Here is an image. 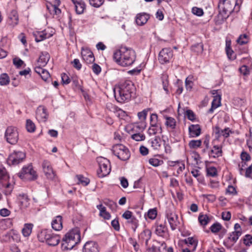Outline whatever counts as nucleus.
Instances as JSON below:
<instances>
[{
	"instance_id": "f704fd0d",
	"label": "nucleus",
	"mask_w": 252,
	"mask_h": 252,
	"mask_svg": "<svg viewBox=\"0 0 252 252\" xmlns=\"http://www.w3.org/2000/svg\"><path fill=\"white\" fill-rule=\"evenodd\" d=\"M210 220V219L207 215H199L198 217V221L202 225H207Z\"/></svg>"
},
{
	"instance_id": "9b49d317",
	"label": "nucleus",
	"mask_w": 252,
	"mask_h": 252,
	"mask_svg": "<svg viewBox=\"0 0 252 252\" xmlns=\"http://www.w3.org/2000/svg\"><path fill=\"white\" fill-rule=\"evenodd\" d=\"M111 171L110 165L108 160L103 159L99 163V169L97 174L99 178H103L108 175Z\"/></svg>"
},
{
	"instance_id": "a18cd8bd",
	"label": "nucleus",
	"mask_w": 252,
	"mask_h": 252,
	"mask_svg": "<svg viewBox=\"0 0 252 252\" xmlns=\"http://www.w3.org/2000/svg\"><path fill=\"white\" fill-rule=\"evenodd\" d=\"M248 36L246 34L240 35L237 41L241 45H243L248 42Z\"/></svg>"
},
{
	"instance_id": "2eb2a0df",
	"label": "nucleus",
	"mask_w": 252,
	"mask_h": 252,
	"mask_svg": "<svg viewBox=\"0 0 252 252\" xmlns=\"http://www.w3.org/2000/svg\"><path fill=\"white\" fill-rule=\"evenodd\" d=\"M83 252H99L97 243L94 241L86 242L83 246Z\"/></svg>"
},
{
	"instance_id": "864d4df0",
	"label": "nucleus",
	"mask_w": 252,
	"mask_h": 252,
	"mask_svg": "<svg viewBox=\"0 0 252 252\" xmlns=\"http://www.w3.org/2000/svg\"><path fill=\"white\" fill-rule=\"evenodd\" d=\"M71 64L75 68L78 70L82 67V64L78 59H75L72 62H71Z\"/></svg>"
},
{
	"instance_id": "4468645a",
	"label": "nucleus",
	"mask_w": 252,
	"mask_h": 252,
	"mask_svg": "<svg viewBox=\"0 0 252 252\" xmlns=\"http://www.w3.org/2000/svg\"><path fill=\"white\" fill-rule=\"evenodd\" d=\"M166 218L172 230L176 229L178 223L177 215L175 213L167 211Z\"/></svg>"
},
{
	"instance_id": "72a5a7b5",
	"label": "nucleus",
	"mask_w": 252,
	"mask_h": 252,
	"mask_svg": "<svg viewBox=\"0 0 252 252\" xmlns=\"http://www.w3.org/2000/svg\"><path fill=\"white\" fill-rule=\"evenodd\" d=\"M191 50L197 54L201 53L203 51V45L201 43L195 44L191 47Z\"/></svg>"
},
{
	"instance_id": "bb28decb",
	"label": "nucleus",
	"mask_w": 252,
	"mask_h": 252,
	"mask_svg": "<svg viewBox=\"0 0 252 252\" xmlns=\"http://www.w3.org/2000/svg\"><path fill=\"white\" fill-rule=\"evenodd\" d=\"M216 131L215 133L217 134H219V136H222L225 138H227L229 136L230 133H232V131L229 129V128H225L224 129H220L219 126L215 127Z\"/></svg>"
},
{
	"instance_id": "412c9836",
	"label": "nucleus",
	"mask_w": 252,
	"mask_h": 252,
	"mask_svg": "<svg viewBox=\"0 0 252 252\" xmlns=\"http://www.w3.org/2000/svg\"><path fill=\"white\" fill-rule=\"evenodd\" d=\"M190 137L198 136L201 133V128L199 125H191L189 127Z\"/></svg>"
},
{
	"instance_id": "9d476101",
	"label": "nucleus",
	"mask_w": 252,
	"mask_h": 252,
	"mask_svg": "<svg viewBox=\"0 0 252 252\" xmlns=\"http://www.w3.org/2000/svg\"><path fill=\"white\" fill-rule=\"evenodd\" d=\"M218 8L219 9V16L221 17V20L226 19L233 10V4L228 0Z\"/></svg>"
},
{
	"instance_id": "473e14b6",
	"label": "nucleus",
	"mask_w": 252,
	"mask_h": 252,
	"mask_svg": "<svg viewBox=\"0 0 252 252\" xmlns=\"http://www.w3.org/2000/svg\"><path fill=\"white\" fill-rule=\"evenodd\" d=\"M9 77L6 73H2L0 75V85H7L9 83Z\"/></svg>"
},
{
	"instance_id": "13d9d810",
	"label": "nucleus",
	"mask_w": 252,
	"mask_h": 252,
	"mask_svg": "<svg viewBox=\"0 0 252 252\" xmlns=\"http://www.w3.org/2000/svg\"><path fill=\"white\" fill-rule=\"evenodd\" d=\"M92 69L96 75H98L100 73L101 71V68L100 66L96 63H94L92 66Z\"/></svg>"
},
{
	"instance_id": "bf43d9fd",
	"label": "nucleus",
	"mask_w": 252,
	"mask_h": 252,
	"mask_svg": "<svg viewBox=\"0 0 252 252\" xmlns=\"http://www.w3.org/2000/svg\"><path fill=\"white\" fill-rule=\"evenodd\" d=\"M61 77L62 83L63 84L67 85L70 83V80L69 79V77L65 73H62L61 75Z\"/></svg>"
},
{
	"instance_id": "c9c22d12",
	"label": "nucleus",
	"mask_w": 252,
	"mask_h": 252,
	"mask_svg": "<svg viewBox=\"0 0 252 252\" xmlns=\"http://www.w3.org/2000/svg\"><path fill=\"white\" fill-rule=\"evenodd\" d=\"M202 141L201 140H192L189 143V146L190 149H195L201 146Z\"/></svg>"
},
{
	"instance_id": "ea45409f",
	"label": "nucleus",
	"mask_w": 252,
	"mask_h": 252,
	"mask_svg": "<svg viewBox=\"0 0 252 252\" xmlns=\"http://www.w3.org/2000/svg\"><path fill=\"white\" fill-rule=\"evenodd\" d=\"M26 128L28 131L32 132L35 130V126L31 120L28 119L26 122Z\"/></svg>"
},
{
	"instance_id": "8fccbe9b",
	"label": "nucleus",
	"mask_w": 252,
	"mask_h": 252,
	"mask_svg": "<svg viewBox=\"0 0 252 252\" xmlns=\"http://www.w3.org/2000/svg\"><path fill=\"white\" fill-rule=\"evenodd\" d=\"M128 222L132 224L131 228L133 229V231H135L136 229L137 228L138 223V220L135 218V217H133L131 219L128 220Z\"/></svg>"
},
{
	"instance_id": "338daca9",
	"label": "nucleus",
	"mask_w": 252,
	"mask_h": 252,
	"mask_svg": "<svg viewBox=\"0 0 252 252\" xmlns=\"http://www.w3.org/2000/svg\"><path fill=\"white\" fill-rule=\"evenodd\" d=\"M163 142V145L164 147L165 152L166 154H171L172 152L171 147L170 145L168 143H166L164 140H162Z\"/></svg>"
},
{
	"instance_id": "09e8293b",
	"label": "nucleus",
	"mask_w": 252,
	"mask_h": 252,
	"mask_svg": "<svg viewBox=\"0 0 252 252\" xmlns=\"http://www.w3.org/2000/svg\"><path fill=\"white\" fill-rule=\"evenodd\" d=\"M243 243L247 246H250L252 244V236L247 234L243 238Z\"/></svg>"
},
{
	"instance_id": "7c9ffc66",
	"label": "nucleus",
	"mask_w": 252,
	"mask_h": 252,
	"mask_svg": "<svg viewBox=\"0 0 252 252\" xmlns=\"http://www.w3.org/2000/svg\"><path fill=\"white\" fill-rule=\"evenodd\" d=\"M185 244H187L189 246L190 245L193 247L192 251H194L197 246V241L194 239L193 237H189L184 240Z\"/></svg>"
},
{
	"instance_id": "b1692460",
	"label": "nucleus",
	"mask_w": 252,
	"mask_h": 252,
	"mask_svg": "<svg viewBox=\"0 0 252 252\" xmlns=\"http://www.w3.org/2000/svg\"><path fill=\"white\" fill-rule=\"evenodd\" d=\"M62 218L61 216H57L54 220H53L52 222V227L54 230L59 231L62 228Z\"/></svg>"
},
{
	"instance_id": "a19ab883",
	"label": "nucleus",
	"mask_w": 252,
	"mask_h": 252,
	"mask_svg": "<svg viewBox=\"0 0 252 252\" xmlns=\"http://www.w3.org/2000/svg\"><path fill=\"white\" fill-rule=\"evenodd\" d=\"M18 199L19 200L22 206H25V207L27 206V203H28L29 199L26 194H19L18 196Z\"/></svg>"
},
{
	"instance_id": "f03ea898",
	"label": "nucleus",
	"mask_w": 252,
	"mask_h": 252,
	"mask_svg": "<svg viewBox=\"0 0 252 252\" xmlns=\"http://www.w3.org/2000/svg\"><path fill=\"white\" fill-rule=\"evenodd\" d=\"M113 59L117 63L122 66H129L134 62L136 53L132 49L121 46L114 53Z\"/></svg>"
},
{
	"instance_id": "20e7f679",
	"label": "nucleus",
	"mask_w": 252,
	"mask_h": 252,
	"mask_svg": "<svg viewBox=\"0 0 252 252\" xmlns=\"http://www.w3.org/2000/svg\"><path fill=\"white\" fill-rule=\"evenodd\" d=\"M38 240L46 243L49 246H57L60 242V238L59 235L52 233L49 230H43L38 234Z\"/></svg>"
},
{
	"instance_id": "37998d69",
	"label": "nucleus",
	"mask_w": 252,
	"mask_h": 252,
	"mask_svg": "<svg viewBox=\"0 0 252 252\" xmlns=\"http://www.w3.org/2000/svg\"><path fill=\"white\" fill-rule=\"evenodd\" d=\"M149 162L150 164L155 167H157L159 165H161L163 161L162 160H159L156 158H151L149 159Z\"/></svg>"
},
{
	"instance_id": "69168bd1",
	"label": "nucleus",
	"mask_w": 252,
	"mask_h": 252,
	"mask_svg": "<svg viewBox=\"0 0 252 252\" xmlns=\"http://www.w3.org/2000/svg\"><path fill=\"white\" fill-rule=\"evenodd\" d=\"M157 133H158V129L157 127L150 126L148 130V133L150 135H155Z\"/></svg>"
},
{
	"instance_id": "603ef678",
	"label": "nucleus",
	"mask_w": 252,
	"mask_h": 252,
	"mask_svg": "<svg viewBox=\"0 0 252 252\" xmlns=\"http://www.w3.org/2000/svg\"><path fill=\"white\" fill-rule=\"evenodd\" d=\"M207 174L212 177H215L217 175V169L214 167H210L207 168Z\"/></svg>"
},
{
	"instance_id": "39448f33",
	"label": "nucleus",
	"mask_w": 252,
	"mask_h": 252,
	"mask_svg": "<svg viewBox=\"0 0 252 252\" xmlns=\"http://www.w3.org/2000/svg\"><path fill=\"white\" fill-rule=\"evenodd\" d=\"M112 151L114 155L120 159L126 161L128 160L130 157V153L128 149L121 144L114 145Z\"/></svg>"
},
{
	"instance_id": "393cba45",
	"label": "nucleus",
	"mask_w": 252,
	"mask_h": 252,
	"mask_svg": "<svg viewBox=\"0 0 252 252\" xmlns=\"http://www.w3.org/2000/svg\"><path fill=\"white\" fill-rule=\"evenodd\" d=\"M151 147L154 150H159L161 146L162 140L159 136H156L154 139L150 140Z\"/></svg>"
},
{
	"instance_id": "f8f14e48",
	"label": "nucleus",
	"mask_w": 252,
	"mask_h": 252,
	"mask_svg": "<svg viewBox=\"0 0 252 252\" xmlns=\"http://www.w3.org/2000/svg\"><path fill=\"white\" fill-rule=\"evenodd\" d=\"M242 234V231H233L230 233L227 240L224 241L223 244L227 248H231Z\"/></svg>"
},
{
	"instance_id": "c756f323",
	"label": "nucleus",
	"mask_w": 252,
	"mask_h": 252,
	"mask_svg": "<svg viewBox=\"0 0 252 252\" xmlns=\"http://www.w3.org/2000/svg\"><path fill=\"white\" fill-rule=\"evenodd\" d=\"M166 119V122H165V125L170 127L171 129H175L176 126V122L174 118L170 117H165Z\"/></svg>"
},
{
	"instance_id": "79ce46f5",
	"label": "nucleus",
	"mask_w": 252,
	"mask_h": 252,
	"mask_svg": "<svg viewBox=\"0 0 252 252\" xmlns=\"http://www.w3.org/2000/svg\"><path fill=\"white\" fill-rule=\"evenodd\" d=\"M222 228V225L219 222L214 223L210 227V229L212 233H217Z\"/></svg>"
},
{
	"instance_id": "c85d7f7f",
	"label": "nucleus",
	"mask_w": 252,
	"mask_h": 252,
	"mask_svg": "<svg viewBox=\"0 0 252 252\" xmlns=\"http://www.w3.org/2000/svg\"><path fill=\"white\" fill-rule=\"evenodd\" d=\"M50 59V55L46 52H42L38 60V62L43 65H46Z\"/></svg>"
},
{
	"instance_id": "f257e3e1",
	"label": "nucleus",
	"mask_w": 252,
	"mask_h": 252,
	"mask_svg": "<svg viewBox=\"0 0 252 252\" xmlns=\"http://www.w3.org/2000/svg\"><path fill=\"white\" fill-rule=\"evenodd\" d=\"M136 88L132 81L126 80L120 83L114 90V96L120 103L128 101L135 97Z\"/></svg>"
},
{
	"instance_id": "423d86ee",
	"label": "nucleus",
	"mask_w": 252,
	"mask_h": 252,
	"mask_svg": "<svg viewBox=\"0 0 252 252\" xmlns=\"http://www.w3.org/2000/svg\"><path fill=\"white\" fill-rule=\"evenodd\" d=\"M4 137L9 144H16L19 139V133L17 128L13 126H8L5 132Z\"/></svg>"
},
{
	"instance_id": "0eeeda50",
	"label": "nucleus",
	"mask_w": 252,
	"mask_h": 252,
	"mask_svg": "<svg viewBox=\"0 0 252 252\" xmlns=\"http://www.w3.org/2000/svg\"><path fill=\"white\" fill-rule=\"evenodd\" d=\"M19 177L22 179L32 181L36 179L37 175L33 169L32 165L24 166L21 171L19 173Z\"/></svg>"
},
{
	"instance_id": "aec40b11",
	"label": "nucleus",
	"mask_w": 252,
	"mask_h": 252,
	"mask_svg": "<svg viewBox=\"0 0 252 252\" xmlns=\"http://www.w3.org/2000/svg\"><path fill=\"white\" fill-rule=\"evenodd\" d=\"M75 6L76 12L78 14H82L86 8V4L81 0H71Z\"/></svg>"
},
{
	"instance_id": "4c0bfd02",
	"label": "nucleus",
	"mask_w": 252,
	"mask_h": 252,
	"mask_svg": "<svg viewBox=\"0 0 252 252\" xmlns=\"http://www.w3.org/2000/svg\"><path fill=\"white\" fill-rule=\"evenodd\" d=\"M35 40L36 42L43 41L47 38V34L42 32H37V34H34Z\"/></svg>"
},
{
	"instance_id": "1a4fd4ad",
	"label": "nucleus",
	"mask_w": 252,
	"mask_h": 252,
	"mask_svg": "<svg viewBox=\"0 0 252 252\" xmlns=\"http://www.w3.org/2000/svg\"><path fill=\"white\" fill-rule=\"evenodd\" d=\"M26 154L21 151H14L7 159V163L10 165H17L25 159Z\"/></svg>"
},
{
	"instance_id": "4be33fe9",
	"label": "nucleus",
	"mask_w": 252,
	"mask_h": 252,
	"mask_svg": "<svg viewBox=\"0 0 252 252\" xmlns=\"http://www.w3.org/2000/svg\"><path fill=\"white\" fill-rule=\"evenodd\" d=\"M222 149L221 147L219 146H214L209 153V156L210 158H217L222 156Z\"/></svg>"
},
{
	"instance_id": "6ab92c4d",
	"label": "nucleus",
	"mask_w": 252,
	"mask_h": 252,
	"mask_svg": "<svg viewBox=\"0 0 252 252\" xmlns=\"http://www.w3.org/2000/svg\"><path fill=\"white\" fill-rule=\"evenodd\" d=\"M149 18V14L146 13H141L137 14L135 22L137 25L143 26L147 23Z\"/></svg>"
},
{
	"instance_id": "5701e85b",
	"label": "nucleus",
	"mask_w": 252,
	"mask_h": 252,
	"mask_svg": "<svg viewBox=\"0 0 252 252\" xmlns=\"http://www.w3.org/2000/svg\"><path fill=\"white\" fill-rule=\"evenodd\" d=\"M34 70L35 72L40 75L41 78L45 81H47V79L50 77L49 72L40 66L35 67Z\"/></svg>"
},
{
	"instance_id": "dca6fc26",
	"label": "nucleus",
	"mask_w": 252,
	"mask_h": 252,
	"mask_svg": "<svg viewBox=\"0 0 252 252\" xmlns=\"http://www.w3.org/2000/svg\"><path fill=\"white\" fill-rule=\"evenodd\" d=\"M82 57L84 62L90 64L94 62L95 59L93 52L88 49L83 50L81 52Z\"/></svg>"
},
{
	"instance_id": "680f3d73",
	"label": "nucleus",
	"mask_w": 252,
	"mask_h": 252,
	"mask_svg": "<svg viewBox=\"0 0 252 252\" xmlns=\"http://www.w3.org/2000/svg\"><path fill=\"white\" fill-rule=\"evenodd\" d=\"M148 113V110H144L138 113V117L141 120H145Z\"/></svg>"
},
{
	"instance_id": "e433bc0d",
	"label": "nucleus",
	"mask_w": 252,
	"mask_h": 252,
	"mask_svg": "<svg viewBox=\"0 0 252 252\" xmlns=\"http://www.w3.org/2000/svg\"><path fill=\"white\" fill-rule=\"evenodd\" d=\"M76 178L78 180L79 183L81 184L83 186H87L90 183V180L82 175H77Z\"/></svg>"
},
{
	"instance_id": "e2e57ef3",
	"label": "nucleus",
	"mask_w": 252,
	"mask_h": 252,
	"mask_svg": "<svg viewBox=\"0 0 252 252\" xmlns=\"http://www.w3.org/2000/svg\"><path fill=\"white\" fill-rule=\"evenodd\" d=\"M220 100L221 96L220 95L217 94L216 95L214 96V99L212 102V104H214L215 105H218V107L220 105Z\"/></svg>"
},
{
	"instance_id": "a878e982",
	"label": "nucleus",
	"mask_w": 252,
	"mask_h": 252,
	"mask_svg": "<svg viewBox=\"0 0 252 252\" xmlns=\"http://www.w3.org/2000/svg\"><path fill=\"white\" fill-rule=\"evenodd\" d=\"M226 52L228 58L231 60H234L236 59V56L234 53V51L231 48V42L226 41Z\"/></svg>"
},
{
	"instance_id": "774afa93",
	"label": "nucleus",
	"mask_w": 252,
	"mask_h": 252,
	"mask_svg": "<svg viewBox=\"0 0 252 252\" xmlns=\"http://www.w3.org/2000/svg\"><path fill=\"white\" fill-rule=\"evenodd\" d=\"M139 151H140V154L142 156H146L149 153V150H148V149L147 147H145L144 146H141L140 147Z\"/></svg>"
},
{
	"instance_id": "58836bf2",
	"label": "nucleus",
	"mask_w": 252,
	"mask_h": 252,
	"mask_svg": "<svg viewBox=\"0 0 252 252\" xmlns=\"http://www.w3.org/2000/svg\"><path fill=\"white\" fill-rule=\"evenodd\" d=\"M166 227L162 224L158 225L157 226V228L156 229V232L157 234H158L159 236H163V234L165 233V232L166 231Z\"/></svg>"
},
{
	"instance_id": "5fc2aeb1",
	"label": "nucleus",
	"mask_w": 252,
	"mask_h": 252,
	"mask_svg": "<svg viewBox=\"0 0 252 252\" xmlns=\"http://www.w3.org/2000/svg\"><path fill=\"white\" fill-rule=\"evenodd\" d=\"M234 103L237 106H243L244 105L246 102V100L244 98H241L239 97H236L234 99Z\"/></svg>"
},
{
	"instance_id": "de8ad7c7",
	"label": "nucleus",
	"mask_w": 252,
	"mask_h": 252,
	"mask_svg": "<svg viewBox=\"0 0 252 252\" xmlns=\"http://www.w3.org/2000/svg\"><path fill=\"white\" fill-rule=\"evenodd\" d=\"M131 138L136 141H141L145 140V136L143 134L137 133L132 134L131 135Z\"/></svg>"
},
{
	"instance_id": "7ed1b4c3",
	"label": "nucleus",
	"mask_w": 252,
	"mask_h": 252,
	"mask_svg": "<svg viewBox=\"0 0 252 252\" xmlns=\"http://www.w3.org/2000/svg\"><path fill=\"white\" fill-rule=\"evenodd\" d=\"M81 240L79 228L76 227L67 232L63 238L62 244L63 250H71Z\"/></svg>"
},
{
	"instance_id": "a211bd4d",
	"label": "nucleus",
	"mask_w": 252,
	"mask_h": 252,
	"mask_svg": "<svg viewBox=\"0 0 252 252\" xmlns=\"http://www.w3.org/2000/svg\"><path fill=\"white\" fill-rule=\"evenodd\" d=\"M19 21L18 13L16 10H13L9 13L7 19V23L9 25L15 26L18 24Z\"/></svg>"
},
{
	"instance_id": "ddd939ff",
	"label": "nucleus",
	"mask_w": 252,
	"mask_h": 252,
	"mask_svg": "<svg viewBox=\"0 0 252 252\" xmlns=\"http://www.w3.org/2000/svg\"><path fill=\"white\" fill-rule=\"evenodd\" d=\"M43 171L46 176L49 179H53L55 177V174L51 166L50 162L44 160L42 163Z\"/></svg>"
},
{
	"instance_id": "0e129e2a",
	"label": "nucleus",
	"mask_w": 252,
	"mask_h": 252,
	"mask_svg": "<svg viewBox=\"0 0 252 252\" xmlns=\"http://www.w3.org/2000/svg\"><path fill=\"white\" fill-rule=\"evenodd\" d=\"M231 215L230 212H223L221 213L222 219L226 221H228L230 220Z\"/></svg>"
},
{
	"instance_id": "052dcab7",
	"label": "nucleus",
	"mask_w": 252,
	"mask_h": 252,
	"mask_svg": "<svg viewBox=\"0 0 252 252\" xmlns=\"http://www.w3.org/2000/svg\"><path fill=\"white\" fill-rule=\"evenodd\" d=\"M241 158L242 161H248L251 159V156L246 152H242L241 154Z\"/></svg>"
},
{
	"instance_id": "49530a36",
	"label": "nucleus",
	"mask_w": 252,
	"mask_h": 252,
	"mask_svg": "<svg viewBox=\"0 0 252 252\" xmlns=\"http://www.w3.org/2000/svg\"><path fill=\"white\" fill-rule=\"evenodd\" d=\"M185 115L187 118L191 121L193 122L196 119V116L194 113L191 110H187L185 112Z\"/></svg>"
},
{
	"instance_id": "3c124183",
	"label": "nucleus",
	"mask_w": 252,
	"mask_h": 252,
	"mask_svg": "<svg viewBox=\"0 0 252 252\" xmlns=\"http://www.w3.org/2000/svg\"><path fill=\"white\" fill-rule=\"evenodd\" d=\"M148 217L151 220L155 219L157 216V211L156 209H150L148 212Z\"/></svg>"
},
{
	"instance_id": "f3484780",
	"label": "nucleus",
	"mask_w": 252,
	"mask_h": 252,
	"mask_svg": "<svg viewBox=\"0 0 252 252\" xmlns=\"http://www.w3.org/2000/svg\"><path fill=\"white\" fill-rule=\"evenodd\" d=\"M36 117L38 121L46 122L48 117L46 109L44 106H39L36 110Z\"/></svg>"
},
{
	"instance_id": "6e6552de",
	"label": "nucleus",
	"mask_w": 252,
	"mask_h": 252,
	"mask_svg": "<svg viewBox=\"0 0 252 252\" xmlns=\"http://www.w3.org/2000/svg\"><path fill=\"white\" fill-rule=\"evenodd\" d=\"M173 57V50L170 48H164L159 53L158 60L161 64L170 63Z\"/></svg>"
},
{
	"instance_id": "c03bdc74",
	"label": "nucleus",
	"mask_w": 252,
	"mask_h": 252,
	"mask_svg": "<svg viewBox=\"0 0 252 252\" xmlns=\"http://www.w3.org/2000/svg\"><path fill=\"white\" fill-rule=\"evenodd\" d=\"M89 1L91 5L98 8L103 4L105 0H89Z\"/></svg>"
},
{
	"instance_id": "4d7b16f0",
	"label": "nucleus",
	"mask_w": 252,
	"mask_h": 252,
	"mask_svg": "<svg viewBox=\"0 0 252 252\" xmlns=\"http://www.w3.org/2000/svg\"><path fill=\"white\" fill-rule=\"evenodd\" d=\"M192 12L193 14L200 16L203 14V11L201 8L194 7L192 8Z\"/></svg>"
},
{
	"instance_id": "cd10ccee",
	"label": "nucleus",
	"mask_w": 252,
	"mask_h": 252,
	"mask_svg": "<svg viewBox=\"0 0 252 252\" xmlns=\"http://www.w3.org/2000/svg\"><path fill=\"white\" fill-rule=\"evenodd\" d=\"M97 208L99 210V215L104 219L109 220L111 218L110 213L106 211V209L102 204L97 206Z\"/></svg>"
},
{
	"instance_id": "6e6d98bb",
	"label": "nucleus",
	"mask_w": 252,
	"mask_h": 252,
	"mask_svg": "<svg viewBox=\"0 0 252 252\" xmlns=\"http://www.w3.org/2000/svg\"><path fill=\"white\" fill-rule=\"evenodd\" d=\"M111 225L116 231H119L120 229L118 219H115L111 221Z\"/></svg>"
},
{
	"instance_id": "2f4dec72",
	"label": "nucleus",
	"mask_w": 252,
	"mask_h": 252,
	"mask_svg": "<svg viewBox=\"0 0 252 252\" xmlns=\"http://www.w3.org/2000/svg\"><path fill=\"white\" fill-rule=\"evenodd\" d=\"M32 224H25L24 227L22 229V233L24 236H29L32 230Z\"/></svg>"
}]
</instances>
